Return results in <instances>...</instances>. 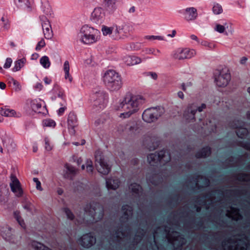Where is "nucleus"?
Segmentation results:
<instances>
[{
    "mask_svg": "<svg viewBox=\"0 0 250 250\" xmlns=\"http://www.w3.org/2000/svg\"><path fill=\"white\" fill-rule=\"evenodd\" d=\"M118 0H104L105 5L108 10L113 12L116 8V3Z\"/></svg>",
    "mask_w": 250,
    "mask_h": 250,
    "instance_id": "nucleus-33",
    "label": "nucleus"
},
{
    "mask_svg": "<svg viewBox=\"0 0 250 250\" xmlns=\"http://www.w3.org/2000/svg\"><path fill=\"white\" fill-rule=\"evenodd\" d=\"M143 52L146 54H152L157 57L159 56V54L161 53L160 50L153 47L145 48L143 50Z\"/></svg>",
    "mask_w": 250,
    "mask_h": 250,
    "instance_id": "nucleus-34",
    "label": "nucleus"
},
{
    "mask_svg": "<svg viewBox=\"0 0 250 250\" xmlns=\"http://www.w3.org/2000/svg\"><path fill=\"white\" fill-rule=\"evenodd\" d=\"M31 246L35 250H51L43 244L36 241H33L31 243Z\"/></svg>",
    "mask_w": 250,
    "mask_h": 250,
    "instance_id": "nucleus-37",
    "label": "nucleus"
},
{
    "mask_svg": "<svg viewBox=\"0 0 250 250\" xmlns=\"http://www.w3.org/2000/svg\"><path fill=\"white\" fill-rule=\"evenodd\" d=\"M63 210L68 219L70 220H73L74 219V216L73 214L68 208H64Z\"/></svg>",
    "mask_w": 250,
    "mask_h": 250,
    "instance_id": "nucleus-51",
    "label": "nucleus"
},
{
    "mask_svg": "<svg viewBox=\"0 0 250 250\" xmlns=\"http://www.w3.org/2000/svg\"><path fill=\"white\" fill-rule=\"evenodd\" d=\"M122 211L123 215L121 217L122 221L124 219L128 220L130 217L132 216L133 214L132 207L127 205H124L122 207Z\"/></svg>",
    "mask_w": 250,
    "mask_h": 250,
    "instance_id": "nucleus-27",
    "label": "nucleus"
},
{
    "mask_svg": "<svg viewBox=\"0 0 250 250\" xmlns=\"http://www.w3.org/2000/svg\"><path fill=\"white\" fill-rule=\"evenodd\" d=\"M192 83L191 82H187V83H183L181 84V88L185 92L187 91L188 88L191 87Z\"/></svg>",
    "mask_w": 250,
    "mask_h": 250,
    "instance_id": "nucleus-48",
    "label": "nucleus"
},
{
    "mask_svg": "<svg viewBox=\"0 0 250 250\" xmlns=\"http://www.w3.org/2000/svg\"><path fill=\"white\" fill-rule=\"evenodd\" d=\"M145 99L140 95L127 94L120 103L118 109L124 111L120 115L121 118H126L137 112L139 106L145 102Z\"/></svg>",
    "mask_w": 250,
    "mask_h": 250,
    "instance_id": "nucleus-1",
    "label": "nucleus"
},
{
    "mask_svg": "<svg viewBox=\"0 0 250 250\" xmlns=\"http://www.w3.org/2000/svg\"><path fill=\"white\" fill-rule=\"evenodd\" d=\"M0 137L2 140L3 145L5 146L8 151L10 150V146H13L15 144H14L13 140L7 136L6 132L3 130H0Z\"/></svg>",
    "mask_w": 250,
    "mask_h": 250,
    "instance_id": "nucleus-24",
    "label": "nucleus"
},
{
    "mask_svg": "<svg viewBox=\"0 0 250 250\" xmlns=\"http://www.w3.org/2000/svg\"><path fill=\"white\" fill-rule=\"evenodd\" d=\"M0 189V201H2L4 199V197L8 192V189L5 187H1Z\"/></svg>",
    "mask_w": 250,
    "mask_h": 250,
    "instance_id": "nucleus-49",
    "label": "nucleus"
},
{
    "mask_svg": "<svg viewBox=\"0 0 250 250\" xmlns=\"http://www.w3.org/2000/svg\"><path fill=\"white\" fill-rule=\"evenodd\" d=\"M104 216V208L98 203H93L86 205L83 213L78 216V222L80 224H89L97 222L102 219Z\"/></svg>",
    "mask_w": 250,
    "mask_h": 250,
    "instance_id": "nucleus-2",
    "label": "nucleus"
},
{
    "mask_svg": "<svg viewBox=\"0 0 250 250\" xmlns=\"http://www.w3.org/2000/svg\"><path fill=\"white\" fill-rule=\"evenodd\" d=\"M33 181L36 184V188L40 191H42V186H41V183L40 181L39 180L38 178H34Z\"/></svg>",
    "mask_w": 250,
    "mask_h": 250,
    "instance_id": "nucleus-55",
    "label": "nucleus"
},
{
    "mask_svg": "<svg viewBox=\"0 0 250 250\" xmlns=\"http://www.w3.org/2000/svg\"><path fill=\"white\" fill-rule=\"evenodd\" d=\"M164 113V108L159 106L148 108L143 112L142 119L146 123H151L156 121Z\"/></svg>",
    "mask_w": 250,
    "mask_h": 250,
    "instance_id": "nucleus-8",
    "label": "nucleus"
},
{
    "mask_svg": "<svg viewBox=\"0 0 250 250\" xmlns=\"http://www.w3.org/2000/svg\"><path fill=\"white\" fill-rule=\"evenodd\" d=\"M230 79L229 73L222 71L218 75L215 76V83L218 87H225L228 84Z\"/></svg>",
    "mask_w": 250,
    "mask_h": 250,
    "instance_id": "nucleus-14",
    "label": "nucleus"
},
{
    "mask_svg": "<svg viewBox=\"0 0 250 250\" xmlns=\"http://www.w3.org/2000/svg\"><path fill=\"white\" fill-rule=\"evenodd\" d=\"M244 123L240 121H236L235 123L231 125L232 127L237 129L236 133L238 137L240 138H245L248 134V131L244 127Z\"/></svg>",
    "mask_w": 250,
    "mask_h": 250,
    "instance_id": "nucleus-18",
    "label": "nucleus"
},
{
    "mask_svg": "<svg viewBox=\"0 0 250 250\" xmlns=\"http://www.w3.org/2000/svg\"><path fill=\"white\" fill-rule=\"evenodd\" d=\"M43 88V85L40 83H37L34 86V89L37 91H41Z\"/></svg>",
    "mask_w": 250,
    "mask_h": 250,
    "instance_id": "nucleus-60",
    "label": "nucleus"
},
{
    "mask_svg": "<svg viewBox=\"0 0 250 250\" xmlns=\"http://www.w3.org/2000/svg\"><path fill=\"white\" fill-rule=\"evenodd\" d=\"M103 80L107 89L111 91L118 90L122 86L120 76L113 70H107L103 77Z\"/></svg>",
    "mask_w": 250,
    "mask_h": 250,
    "instance_id": "nucleus-5",
    "label": "nucleus"
},
{
    "mask_svg": "<svg viewBox=\"0 0 250 250\" xmlns=\"http://www.w3.org/2000/svg\"><path fill=\"white\" fill-rule=\"evenodd\" d=\"M14 217L17 221L18 222L20 226L23 228H25V225L23 219H22L20 216V212L18 211H15L14 213Z\"/></svg>",
    "mask_w": 250,
    "mask_h": 250,
    "instance_id": "nucleus-42",
    "label": "nucleus"
},
{
    "mask_svg": "<svg viewBox=\"0 0 250 250\" xmlns=\"http://www.w3.org/2000/svg\"><path fill=\"white\" fill-rule=\"evenodd\" d=\"M43 125L45 126L52 127L55 126L56 123L53 120L48 119L43 121Z\"/></svg>",
    "mask_w": 250,
    "mask_h": 250,
    "instance_id": "nucleus-47",
    "label": "nucleus"
},
{
    "mask_svg": "<svg viewBox=\"0 0 250 250\" xmlns=\"http://www.w3.org/2000/svg\"><path fill=\"white\" fill-rule=\"evenodd\" d=\"M63 69L65 73L64 78L66 80H68L70 83H71L73 80V78L69 74L70 66L69 63L68 61H65L63 64Z\"/></svg>",
    "mask_w": 250,
    "mask_h": 250,
    "instance_id": "nucleus-30",
    "label": "nucleus"
},
{
    "mask_svg": "<svg viewBox=\"0 0 250 250\" xmlns=\"http://www.w3.org/2000/svg\"><path fill=\"white\" fill-rule=\"evenodd\" d=\"M145 38L147 40H158L160 41H162L164 40V38L160 36H145Z\"/></svg>",
    "mask_w": 250,
    "mask_h": 250,
    "instance_id": "nucleus-50",
    "label": "nucleus"
},
{
    "mask_svg": "<svg viewBox=\"0 0 250 250\" xmlns=\"http://www.w3.org/2000/svg\"><path fill=\"white\" fill-rule=\"evenodd\" d=\"M161 233L162 237L167 238L169 243L177 249L181 250L185 243V239L177 231H171L167 227L162 230V228L158 227L153 233V239L155 244L157 245V237L158 233Z\"/></svg>",
    "mask_w": 250,
    "mask_h": 250,
    "instance_id": "nucleus-3",
    "label": "nucleus"
},
{
    "mask_svg": "<svg viewBox=\"0 0 250 250\" xmlns=\"http://www.w3.org/2000/svg\"><path fill=\"white\" fill-rule=\"evenodd\" d=\"M45 149L47 151H50L52 149V146L50 145L49 140L47 138L44 139Z\"/></svg>",
    "mask_w": 250,
    "mask_h": 250,
    "instance_id": "nucleus-56",
    "label": "nucleus"
},
{
    "mask_svg": "<svg viewBox=\"0 0 250 250\" xmlns=\"http://www.w3.org/2000/svg\"><path fill=\"white\" fill-rule=\"evenodd\" d=\"M67 125L69 129H71L74 133V128L78 125V120L76 114L74 112H70L68 116Z\"/></svg>",
    "mask_w": 250,
    "mask_h": 250,
    "instance_id": "nucleus-23",
    "label": "nucleus"
},
{
    "mask_svg": "<svg viewBox=\"0 0 250 250\" xmlns=\"http://www.w3.org/2000/svg\"><path fill=\"white\" fill-rule=\"evenodd\" d=\"M226 216L232 220L238 221L242 219V216L240 213L239 209L235 207H230L226 210Z\"/></svg>",
    "mask_w": 250,
    "mask_h": 250,
    "instance_id": "nucleus-22",
    "label": "nucleus"
},
{
    "mask_svg": "<svg viewBox=\"0 0 250 250\" xmlns=\"http://www.w3.org/2000/svg\"><path fill=\"white\" fill-rule=\"evenodd\" d=\"M171 159L169 153L166 150H162L159 152L151 153L147 156V160L151 166H158L165 165L170 161Z\"/></svg>",
    "mask_w": 250,
    "mask_h": 250,
    "instance_id": "nucleus-6",
    "label": "nucleus"
},
{
    "mask_svg": "<svg viewBox=\"0 0 250 250\" xmlns=\"http://www.w3.org/2000/svg\"><path fill=\"white\" fill-rule=\"evenodd\" d=\"M149 75L154 80H156L157 79L158 76L155 72H149Z\"/></svg>",
    "mask_w": 250,
    "mask_h": 250,
    "instance_id": "nucleus-62",
    "label": "nucleus"
},
{
    "mask_svg": "<svg viewBox=\"0 0 250 250\" xmlns=\"http://www.w3.org/2000/svg\"><path fill=\"white\" fill-rule=\"evenodd\" d=\"M43 81H44V83L46 84H49L51 83L52 81L50 79L48 78V77H45L44 79H43Z\"/></svg>",
    "mask_w": 250,
    "mask_h": 250,
    "instance_id": "nucleus-63",
    "label": "nucleus"
},
{
    "mask_svg": "<svg viewBox=\"0 0 250 250\" xmlns=\"http://www.w3.org/2000/svg\"><path fill=\"white\" fill-rule=\"evenodd\" d=\"M206 105L205 104H202L201 105L197 108L194 104L189 105L185 110L184 115L188 120L194 119V115L196 111L198 110L199 112H201L204 109L206 108Z\"/></svg>",
    "mask_w": 250,
    "mask_h": 250,
    "instance_id": "nucleus-16",
    "label": "nucleus"
},
{
    "mask_svg": "<svg viewBox=\"0 0 250 250\" xmlns=\"http://www.w3.org/2000/svg\"><path fill=\"white\" fill-rule=\"evenodd\" d=\"M141 44L138 42H132L128 44L126 46V49L127 50H138L141 48Z\"/></svg>",
    "mask_w": 250,
    "mask_h": 250,
    "instance_id": "nucleus-41",
    "label": "nucleus"
},
{
    "mask_svg": "<svg viewBox=\"0 0 250 250\" xmlns=\"http://www.w3.org/2000/svg\"><path fill=\"white\" fill-rule=\"evenodd\" d=\"M129 188L131 190V191L133 194H138V195L142 191V187L136 183L130 185Z\"/></svg>",
    "mask_w": 250,
    "mask_h": 250,
    "instance_id": "nucleus-35",
    "label": "nucleus"
},
{
    "mask_svg": "<svg viewBox=\"0 0 250 250\" xmlns=\"http://www.w3.org/2000/svg\"><path fill=\"white\" fill-rule=\"evenodd\" d=\"M10 180L11 182L9 185L11 191L17 197H21L23 194V190L19 180L14 174L11 175Z\"/></svg>",
    "mask_w": 250,
    "mask_h": 250,
    "instance_id": "nucleus-13",
    "label": "nucleus"
},
{
    "mask_svg": "<svg viewBox=\"0 0 250 250\" xmlns=\"http://www.w3.org/2000/svg\"><path fill=\"white\" fill-rule=\"evenodd\" d=\"M91 101L93 109L99 111L106 106L108 102V95L103 91H99L92 94Z\"/></svg>",
    "mask_w": 250,
    "mask_h": 250,
    "instance_id": "nucleus-7",
    "label": "nucleus"
},
{
    "mask_svg": "<svg viewBox=\"0 0 250 250\" xmlns=\"http://www.w3.org/2000/svg\"><path fill=\"white\" fill-rule=\"evenodd\" d=\"M79 243L84 248H89L96 243V238L91 233L83 235L79 240Z\"/></svg>",
    "mask_w": 250,
    "mask_h": 250,
    "instance_id": "nucleus-17",
    "label": "nucleus"
},
{
    "mask_svg": "<svg viewBox=\"0 0 250 250\" xmlns=\"http://www.w3.org/2000/svg\"><path fill=\"white\" fill-rule=\"evenodd\" d=\"M196 54V51L194 49L188 48H179L173 52L172 56L175 59L182 60L191 59Z\"/></svg>",
    "mask_w": 250,
    "mask_h": 250,
    "instance_id": "nucleus-11",
    "label": "nucleus"
},
{
    "mask_svg": "<svg viewBox=\"0 0 250 250\" xmlns=\"http://www.w3.org/2000/svg\"><path fill=\"white\" fill-rule=\"evenodd\" d=\"M212 11L216 15L221 14L223 12L221 5L218 3L214 4L212 7Z\"/></svg>",
    "mask_w": 250,
    "mask_h": 250,
    "instance_id": "nucleus-45",
    "label": "nucleus"
},
{
    "mask_svg": "<svg viewBox=\"0 0 250 250\" xmlns=\"http://www.w3.org/2000/svg\"><path fill=\"white\" fill-rule=\"evenodd\" d=\"M42 10L43 13L46 16H51L52 14L51 8L48 3L42 5Z\"/></svg>",
    "mask_w": 250,
    "mask_h": 250,
    "instance_id": "nucleus-40",
    "label": "nucleus"
},
{
    "mask_svg": "<svg viewBox=\"0 0 250 250\" xmlns=\"http://www.w3.org/2000/svg\"><path fill=\"white\" fill-rule=\"evenodd\" d=\"M120 184V181L117 179H107L106 180V187L108 189H116Z\"/></svg>",
    "mask_w": 250,
    "mask_h": 250,
    "instance_id": "nucleus-28",
    "label": "nucleus"
},
{
    "mask_svg": "<svg viewBox=\"0 0 250 250\" xmlns=\"http://www.w3.org/2000/svg\"><path fill=\"white\" fill-rule=\"evenodd\" d=\"M40 18L42 22V28L45 38L48 40L51 39L53 34L49 21L44 16H41Z\"/></svg>",
    "mask_w": 250,
    "mask_h": 250,
    "instance_id": "nucleus-15",
    "label": "nucleus"
},
{
    "mask_svg": "<svg viewBox=\"0 0 250 250\" xmlns=\"http://www.w3.org/2000/svg\"><path fill=\"white\" fill-rule=\"evenodd\" d=\"M26 62V59L24 58H22L15 61L14 62V66L12 68L13 71L17 72L19 71L24 66Z\"/></svg>",
    "mask_w": 250,
    "mask_h": 250,
    "instance_id": "nucleus-29",
    "label": "nucleus"
},
{
    "mask_svg": "<svg viewBox=\"0 0 250 250\" xmlns=\"http://www.w3.org/2000/svg\"><path fill=\"white\" fill-rule=\"evenodd\" d=\"M215 30L220 33H223L225 31V27L224 25L217 24L216 25Z\"/></svg>",
    "mask_w": 250,
    "mask_h": 250,
    "instance_id": "nucleus-53",
    "label": "nucleus"
},
{
    "mask_svg": "<svg viewBox=\"0 0 250 250\" xmlns=\"http://www.w3.org/2000/svg\"><path fill=\"white\" fill-rule=\"evenodd\" d=\"M184 19L188 21H193L198 17V12L196 8L187 7L183 10Z\"/></svg>",
    "mask_w": 250,
    "mask_h": 250,
    "instance_id": "nucleus-19",
    "label": "nucleus"
},
{
    "mask_svg": "<svg viewBox=\"0 0 250 250\" xmlns=\"http://www.w3.org/2000/svg\"><path fill=\"white\" fill-rule=\"evenodd\" d=\"M211 153V149L209 147L203 148L201 150L197 152L196 154V157L198 158H206L209 156Z\"/></svg>",
    "mask_w": 250,
    "mask_h": 250,
    "instance_id": "nucleus-31",
    "label": "nucleus"
},
{
    "mask_svg": "<svg viewBox=\"0 0 250 250\" xmlns=\"http://www.w3.org/2000/svg\"><path fill=\"white\" fill-rule=\"evenodd\" d=\"M85 166L86 168V171L88 173H91L93 169L92 161L90 159H87L85 163Z\"/></svg>",
    "mask_w": 250,
    "mask_h": 250,
    "instance_id": "nucleus-46",
    "label": "nucleus"
},
{
    "mask_svg": "<svg viewBox=\"0 0 250 250\" xmlns=\"http://www.w3.org/2000/svg\"><path fill=\"white\" fill-rule=\"evenodd\" d=\"M45 43L43 39H42L37 44L36 50L37 51L40 50L42 47H44Z\"/></svg>",
    "mask_w": 250,
    "mask_h": 250,
    "instance_id": "nucleus-52",
    "label": "nucleus"
},
{
    "mask_svg": "<svg viewBox=\"0 0 250 250\" xmlns=\"http://www.w3.org/2000/svg\"><path fill=\"white\" fill-rule=\"evenodd\" d=\"M95 158V166L98 171L103 175L107 174L110 170V167L104 161L102 153L99 150L96 151Z\"/></svg>",
    "mask_w": 250,
    "mask_h": 250,
    "instance_id": "nucleus-10",
    "label": "nucleus"
},
{
    "mask_svg": "<svg viewBox=\"0 0 250 250\" xmlns=\"http://www.w3.org/2000/svg\"><path fill=\"white\" fill-rule=\"evenodd\" d=\"M0 114L5 117H20L21 114L20 112L17 113L14 109L1 107L0 109Z\"/></svg>",
    "mask_w": 250,
    "mask_h": 250,
    "instance_id": "nucleus-25",
    "label": "nucleus"
},
{
    "mask_svg": "<svg viewBox=\"0 0 250 250\" xmlns=\"http://www.w3.org/2000/svg\"><path fill=\"white\" fill-rule=\"evenodd\" d=\"M65 167L67 171L71 174H75L76 172V169L70 165L67 164L65 165Z\"/></svg>",
    "mask_w": 250,
    "mask_h": 250,
    "instance_id": "nucleus-54",
    "label": "nucleus"
},
{
    "mask_svg": "<svg viewBox=\"0 0 250 250\" xmlns=\"http://www.w3.org/2000/svg\"><path fill=\"white\" fill-rule=\"evenodd\" d=\"M239 180L242 181H248L250 180V176L247 174H242L239 176Z\"/></svg>",
    "mask_w": 250,
    "mask_h": 250,
    "instance_id": "nucleus-57",
    "label": "nucleus"
},
{
    "mask_svg": "<svg viewBox=\"0 0 250 250\" xmlns=\"http://www.w3.org/2000/svg\"><path fill=\"white\" fill-rule=\"evenodd\" d=\"M190 37L191 40L196 41L200 43V42L199 41L198 37L196 35H191Z\"/></svg>",
    "mask_w": 250,
    "mask_h": 250,
    "instance_id": "nucleus-64",
    "label": "nucleus"
},
{
    "mask_svg": "<svg viewBox=\"0 0 250 250\" xmlns=\"http://www.w3.org/2000/svg\"><path fill=\"white\" fill-rule=\"evenodd\" d=\"M52 92L56 93L57 96L62 100V102L60 103V105L62 107L57 110L58 115L61 116L66 109V96L64 91L58 84H55L52 89Z\"/></svg>",
    "mask_w": 250,
    "mask_h": 250,
    "instance_id": "nucleus-12",
    "label": "nucleus"
},
{
    "mask_svg": "<svg viewBox=\"0 0 250 250\" xmlns=\"http://www.w3.org/2000/svg\"><path fill=\"white\" fill-rule=\"evenodd\" d=\"M9 82L12 83L14 85V88L16 91H20L21 89V86L20 83L13 77H10L8 79Z\"/></svg>",
    "mask_w": 250,
    "mask_h": 250,
    "instance_id": "nucleus-39",
    "label": "nucleus"
},
{
    "mask_svg": "<svg viewBox=\"0 0 250 250\" xmlns=\"http://www.w3.org/2000/svg\"><path fill=\"white\" fill-rule=\"evenodd\" d=\"M40 62L41 64L42 65V66L45 69L48 68L51 65V62H50L49 59L48 57L46 56H44L42 57L40 59Z\"/></svg>",
    "mask_w": 250,
    "mask_h": 250,
    "instance_id": "nucleus-36",
    "label": "nucleus"
},
{
    "mask_svg": "<svg viewBox=\"0 0 250 250\" xmlns=\"http://www.w3.org/2000/svg\"><path fill=\"white\" fill-rule=\"evenodd\" d=\"M78 37L83 43L91 44L100 39V32L97 29L84 25L81 28Z\"/></svg>",
    "mask_w": 250,
    "mask_h": 250,
    "instance_id": "nucleus-4",
    "label": "nucleus"
},
{
    "mask_svg": "<svg viewBox=\"0 0 250 250\" xmlns=\"http://www.w3.org/2000/svg\"><path fill=\"white\" fill-rule=\"evenodd\" d=\"M113 28V34L112 35L113 39L118 40L127 37V32L125 31L123 26L114 25Z\"/></svg>",
    "mask_w": 250,
    "mask_h": 250,
    "instance_id": "nucleus-21",
    "label": "nucleus"
},
{
    "mask_svg": "<svg viewBox=\"0 0 250 250\" xmlns=\"http://www.w3.org/2000/svg\"><path fill=\"white\" fill-rule=\"evenodd\" d=\"M223 250H246L247 244L242 240H235L234 237L224 240L222 243Z\"/></svg>",
    "mask_w": 250,
    "mask_h": 250,
    "instance_id": "nucleus-9",
    "label": "nucleus"
},
{
    "mask_svg": "<svg viewBox=\"0 0 250 250\" xmlns=\"http://www.w3.org/2000/svg\"><path fill=\"white\" fill-rule=\"evenodd\" d=\"M113 26L112 27H108L105 25L102 26V32L104 36H110L112 38V35L113 34Z\"/></svg>",
    "mask_w": 250,
    "mask_h": 250,
    "instance_id": "nucleus-38",
    "label": "nucleus"
},
{
    "mask_svg": "<svg viewBox=\"0 0 250 250\" xmlns=\"http://www.w3.org/2000/svg\"><path fill=\"white\" fill-rule=\"evenodd\" d=\"M124 62L127 65H133L140 63L142 60L140 58L134 56H126L123 58Z\"/></svg>",
    "mask_w": 250,
    "mask_h": 250,
    "instance_id": "nucleus-26",
    "label": "nucleus"
},
{
    "mask_svg": "<svg viewBox=\"0 0 250 250\" xmlns=\"http://www.w3.org/2000/svg\"><path fill=\"white\" fill-rule=\"evenodd\" d=\"M14 3L19 7L31 10L28 0H14Z\"/></svg>",
    "mask_w": 250,
    "mask_h": 250,
    "instance_id": "nucleus-32",
    "label": "nucleus"
},
{
    "mask_svg": "<svg viewBox=\"0 0 250 250\" xmlns=\"http://www.w3.org/2000/svg\"><path fill=\"white\" fill-rule=\"evenodd\" d=\"M104 13L102 8H95L91 14V19L93 22L97 24L101 23L104 19Z\"/></svg>",
    "mask_w": 250,
    "mask_h": 250,
    "instance_id": "nucleus-20",
    "label": "nucleus"
},
{
    "mask_svg": "<svg viewBox=\"0 0 250 250\" xmlns=\"http://www.w3.org/2000/svg\"><path fill=\"white\" fill-rule=\"evenodd\" d=\"M112 235H113V237H116L117 238H121V236H123L124 234H123V233L122 232H121L120 233L119 232L116 231L115 233V234H113Z\"/></svg>",
    "mask_w": 250,
    "mask_h": 250,
    "instance_id": "nucleus-61",
    "label": "nucleus"
},
{
    "mask_svg": "<svg viewBox=\"0 0 250 250\" xmlns=\"http://www.w3.org/2000/svg\"><path fill=\"white\" fill-rule=\"evenodd\" d=\"M31 107L34 111H38L42 107L41 102L35 100L31 102Z\"/></svg>",
    "mask_w": 250,
    "mask_h": 250,
    "instance_id": "nucleus-43",
    "label": "nucleus"
},
{
    "mask_svg": "<svg viewBox=\"0 0 250 250\" xmlns=\"http://www.w3.org/2000/svg\"><path fill=\"white\" fill-rule=\"evenodd\" d=\"M12 62V60L11 58H7L6 59L5 63L3 65V67L6 69L9 68L11 66Z\"/></svg>",
    "mask_w": 250,
    "mask_h": 250,
    "instance_id": "nucleus-58",
    "label": "nucleus"
},
{
    "mask_svg": "<svg viewBox=\"0 0 250 250\" xmlns=\"http://www.w3.org/2000/svg\"><path fill=\"white\" fill-rule=\"evenodd\" d=\"M200 43L202 45H203L205 47H206L208 49H210V50L213 49L216 47L215 44L212 43V42H208V41H202L201 42H200Z\"/></svg>",
    "mask_w": 250,
    "mask_h": 250,
    "instance_id": "nucleus-44",
    "label": "nucleus"
},
{
    "mask_svg": "<svg viewBox=\"0 0 250 250\" xmlns=\"http://www.w3.org/2000/svg\"><path fill=\"white\" fill-rule=\"evenodd\" d=\"M11 228H8V230H7V233H8V235H6L5 236H4V235H3V237L5 238V239L7 240L8 241H11Z\"/></svg>",
    "mask_w": 250,
    "mask_h": 250,
    "instance_id": "nucleus-59",
    "label": "nucleus"
}]
</instances>
